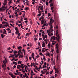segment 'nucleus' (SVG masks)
Returning a JSON list of instances; mask_svg holds the SVG:
<instances>
[{
    "mask_svg": "<svg viewBox=\"0 0 78 78\" xmlns=\"http://www.w3.org/2000/svg\"><path fill=\"white\" fill-rule=\"evenodd\" d=\"M44 12V10H42V11L40 10L38 11V12H39V13H41L42 12Z\"/></svg>",
    "mask_w": 78,
    "mask_h": 78,
    "instance_id": "15",
    "label": "nucleus"
},
{
    "mask_svg": "<svg viewBox=\"0 0 78 78\" xmlns=\"http://www.w3.org/2000/svg\"><path fill=\"white\" fill-rule=\"evenodd\" d=\"M52 64H54V65H55V62L52 61Z\"/></svg>",
    "mask_w": 78,
    "mask_h": 78,
    "instance_id": "36",
    "label": "nucleus"
},
{
    "mask_svg": "<svg viewBox=\"0 0 78 78\" xmlns=\"http://www.w3.org/2000/svg\"><path fill=\"white\" fill-rule=\"evenodd\" d=\"M5 35H4L3 34H1V37H2V38H3V37H5Z\"/></svg>",
    "mask_w": 78,
    "mask_h": 78,
    "instance_id": "13",
    "label": "nucleus"
},
{
    "mask_svg": "<svg viewBox=\"0 0 78 78\" xmlns=\"http://www.w3.org/2000/svg\"><path fill=\"white\" fill-rule=\"evenodd\" d=\"M15 30H16V31H18V28L17 27H15Z\"/></svg>",
    "mask_w": 78,
    "mask_h": 78,
    "instance_id": "24",
    "label": "nucleus"
},
{
    "mask_svg": "<svg viewBox=\"0 0 78 78\" xmlns=\"http://www.w3.org/2000/svg\"><path fill=\"white\" fill-rule=\"evenodd\" d=\"M33 2H32V4H33V5H34V3H35V1H33Z\"/></svg>",
    "mask_w": 78,
    "mask_h": 78,
    "instance_id": "53",
    "label": "nucleus"
},
{
    "mask_svg": "<svg viewBox=\"0 0 78 78\" xmlns=\"http://www.w3.org/2000/svg\"><path fill=\"white\" fill-rule=\"evenodd\" d=\"M21 67H23V65H24L23 64H21Z\"/></svg>",
    "mask_w": 78,
    "mask_h": 78,
    "instance_id": "61",
    "label": "nucleus"
},
{
    "mask_svg": "<svg viewBox=\"0 0 78 78\" xmlns=\"http://www.w3.org/2000/svg\"><path fill=\"white\" fill-rule=\"evenodd\" d=\"M54 22V20H52V19H50V22H51V23H53Z\"/></svg>",
    "mask_w": 78,
    "mask_h": 78,
    "instance_id": "11",
    "label": "nucleus"
},
{
    "mask_svg": "<svg viewBox=\"0 0 78 78\" xmlns=\"http://www.w3.org/2000/svg\"><path fill=\"white\" fill-rule=\"evenodd\" d=\"M41 13H40L39 14H38V15L37 16H40L41 15Z\"/></svg>",
    "mask_w": 78,
    "mask_h": 78,
    "instance_id": "35",
    "label": "nucleus"
},
{
    "mask_svg": "<svg viewBox=\"0 0 78 78\" xmlns=\"http://www.w3.org/2000/svg\"><path fill=\"white\" fill-rule=\"evenodd\" d=\"M2 68H3L4 67H5V65L4 64H3L2 66Z\"/></svg>",
    "mask_w": 78,
    "mask_h": 78,
    "instance_id": "44",
    "label": "nucleus"
},
{
    "mask_svg": "<svg viewBox=\"0 0 78 78\" xmlns=\"http://www.w3.org/2000/svg\"><path fill=\"white\" fill-rule=\"evenodd\" d=\"M56 52L57 53H59V49H57Z\"/></svg>",
    "mask_w": 78,
    "mask_h": 78,
    "instance_id": "32",
    "label": "nucleus"
},
{
    "mask_svg": "<svg viewBox=\"0 0 78 78\" xmlns=\"http://www.w3.org/2000/svg\"><path fill=\"white\" fill-rule=\"evenodd\" d=\"M52 73H53V70L51 71V72L50 73L51 75V74H52Z\"/></svg>",
    "mask_w": 78,
    "mask_h": 78,
    "instance_id": "50",
    "label": "nucleus"
},
{
    "mask_svg": "<svg viewBox=\"0 0 78 78\" xmlns=\"http://www.w3.org/2000/svg\"><path fill=\"white\" fill-rule=\"evenodd\" d=\"M2 24H3V25H4V24H5V22L4 21H3V22H2Z\"/></svg>",
    "mask_w": 78,
    "mask_h": 78,
    "instance_id": "57",
    "label": "nucleus"
},
{
    "mask_svg": "<svg viewBox=\"0 0 78 78\" xmlns=\"http://www.w3.org/2000/svg\"><path fill=\"white\" fill-rule=\"evenodd\" d=\"M48 45L49 47V48H50V43H49Z\"/></svg>",
    "mask_w": 78,
    "mask_h": 78,
    "instance_id": "34",
    "label": "nucleus"
},
{
    "mask_svg": "<svg viewBox=\"0 0 78 78\" xmlns=\"http://www.w3.org/2000/svg\"><path fill=\"white\" fill-rule=\"evenodd\" d=\"M18 64H22V61H19L18 62Z\"/></svg>",
    "mask_w": 78,
    "mask_h": 78,
    "instance_id": "18",
    "label": "nucleus"
},
{
    "mask_svg": "<svg viewBox=\"0 0 78 78\" xmlns=\"http://www.w3.org/2000/svg\"><path fill=\"white\" fill-rule=\"evenodd\" d=\"M20 48H22V47H21V46H19V47L18 48V49H20Z\"/></svg>",
    "mask_w": 78,
    "mask_h": 78,
    "instance_id": "31",
    "label": "nucleus"
},
{
    "mask_svg": "<svg viewBox=\"0 0 78 78\" xmlns=\"http://www.w3.org/2000/svg\"><path fill=\"white\" fill-rule=\"evenodd\" d=\"M23 76V74H21L20 75V76H21V77L22 78H23V76Z\"/></svg>",
    "mask_w": 78,
    "mask_h": 78,
    "instance_id": "42",
    "label": "nucleus"
},
{
    "mask_svg": "<svg viewBox=\"0 0 78 78\" xmlns=\"http://www.w3.org/2000/svg\"><path fill=\"white\" fill-rule=\"evenodd\" d=\"M33 74H31V75L30 78H33Z\"/></svg>",
    "mask_w": 78,
    "mask_h": 78,
    "instance_id": "46",
    "label": "nucleus"
},
{
    "mask_svg": "<svg viewBox=\"0 0 78 78\" xmlns=\"http://www.w3.org/2000/svg\"><path fill=\"white\" fill-rule=\"evenodd\" d=\"M34 61L35 62H36V58L34 59Z\"/></svg>",
    "mask_w": 78,
    "mask_h": 78,
    "instance_id": "63",
    "label": "nucleus"
},
{
    "mask_svg": "<svg viewBox=\"0 0 78 78\" xmlns=\"http://www.w3.org/2000/svg\"><path fill=\"white\" fill-rule=\"evenodd\" d=\"M19 16V15H18V14H15V15H14V16L15 17H16H16H18V16Z\"/></svg>",
    "mask_w": 78,
    "mask_h": 78,
    "instance_id": "29",
    "label": "nucleus"
},
{
    "mask_svg": "<svg viewBox=\"0 0 78 78\" xmlns=\"http://www.w3.org/2000/svg\"><path fill=\"white\" fill-rule=\"evenodd\" d=\"M45 50H43H43H42V53H44V52H45Z\"/></svg>",
    "mask_w": 78,
    "mask_h": 78,
    "instance_id": "47",
    "label": "nucleus"
},
{
    "mask_svg": "<svg viewBox=\"0 0 78 78\" xmlns=\"http://www.w3.org/2000/svg\"><path fill=\"white\" fill-rule=\"evenodd\" d=\"M47 74H48V75H49V72H48V71L47 73H46V75H47Z\"/></svg>",
    "mask_w": 78,
    "mask_h": 78,
    "instance_id": "40",
    "label": "nucleus"
},
{
    "mask_svg": "<svg viewBox=\"0 0 78 78\" xmlns=\"http://www.w3.org/2000/svg\"><path fill=\"white\" fill-rule=\"evenodd\" d=\"M45 55L47 56H50V53H46Z\"/></svg>",
    "mask_w": 78,
    "mask_h": 78,
    "instance_id": "19",
    "label": "nucleus"
},
{
    "mask_svg": "<svg viewBox=\"0 0 78 78\" xmlns=\"http://www.w3.org/2000/svg\"><path fill=\"white\" fill-rule=\"evenodd\" d=\"M52 12H54V13L55 14V11H54V10H52Z\"/></svg>",
    "mask_w": 78,
    "mask_h": 78,
    "instance_id": "60",
    "label": "nucleus"
},
{
    "mask_svg": "<svg viewBox=\"0 0 78 78\" xmlns=\"http://www.w3.org/2000/svg\"><path fill=\"white\" fill-rule=\"evenodd\" d=\"M51 14L50 13H49L48 14V17H49V16H51Z\"/></svg>",
    "mask_w": 78,
    "mask_h": 78,
    "instance_id": "25",
    "label": "nucleus"
},
{
    "mask_svg": "<svg viewBox=\"0 0 78 78\" xmlns=\"http://www.w3.org/2000/svg\"><path fill=\"white\" fill-rule=\"evenodd\" d=\"M58 30H56V37H55V39L56 40H57V41L58 42H59V39H60V37H59V34H58Z\"/></svg>",
    "mask_w": 78,
    "mask_h": 78,
    "instance_id": "1",
    "label": "nucleus"
},
{
    "mask_svg": "<svg viewBox=\"0 0 78 78\" xmlns=\"http://www.w3.org/2000/svg\"><path fill=\"white\" fill-rule=\"evenodd\" d=\"M51 33V32H50L49 31V32L48 33V35L50 37H51V36H52V35H53V33Z\"/></svg>",
    "mask_w": 78,
    "mask_h": 78,
    "instance_id": "7",
    "label": "nucleus"
},
{
    "mask_svg": "<svg viewBox=\"0 0 78 78\" xmlns=\"http://www.w3.org/2000/svg\"><path fill=\"white\" fill-rule=\"evenodd\" d=\"M19 31H16V34H19Z\"/></svg>",
    "mask_w": 78,
    "mask_h": 78,
    "instance_id": "48",
    "label": "nucleus"
},
{
    "mask_svg": "<svg viewBox=\"0 0 78 78\" xmlns=\"http://www.w3.org/2000/svg\"><path fill=\"white\" fill-rule=\"evenodd\" d=\"M12 58H13V59H11V61H14V60L15 59V57L14 56H13V57H12Z\"/></svg>",
    "mask_w": 78,
    "mask_h": 78,
    "instance_id": "20",
    "label": "nucleus"
},
{
    "mask_svg": "<svg viewBox=\"0 0 78 78\" xmlns=\"http://www.w3.org/2000/svg\"><path fill=\"white\" fill-rule=\"evenodd\" d=\"M56 72H59V70H58V69H56Z\"/></svg>",
    "mask_w": 78,
    "mask_h": 78,
    "instance_id": "64",
    "label": "nucleus"
},
{
    "mask_svg": "<svg viewBox=\"0 0 78 78\" xmlns=\"http://www.w3.org/2000/svg\"><path fill=\"white\" fill-rule=\"evenodd\" d=\"M3 63V64L5 65V64H6V62H4V61H3L2 62Z\"/></svg>",
    "mask_w": 78,
    "mask_h": 78,
    "instance_id": "52",
    "label": "nucleus"
},
{
    "mask_svg": "<svg viewBox=\"0 0 78 78\" xmlns=\"http://www.w3.org/2000/svg\"><path fill=\"white\" fill-rule=\"evenodd\" d=\"M41 19H42V20L44 19V17L43 16H41Z\"/></svg>",
    "mask_w": 78,
    "mask_h": 78,
    "instance_id": "54",
    "label": "nucleus"
},
{
    "mask_svg": "<svg viewBox=\"0 0 78 78\" xmlns=\"http://www.w3.org/2000/svg\"><path fill=\"white\" fill-rule=\"evenodd\" d=\"M5 6H4L3 5L2 8H0V10H5Z\"/></svg>",
    "mask_w": 78,
    "mask_h": 78,
    "instance_id": "4",
    "label": "nucleus"
},
{
    "mask_svg": "<svg viewBox=\"0 0 78 78\" xmlns=\"http://www.w3.org/2000/svg\"><path fill=\"white\" fill-rule=\"evenodd\" d=\"M52 28H53V26L52 25H51V27L49 29V31L50 32H51V33H52L53 31V29H52Z\"/></svg>",
    "mask_w": 78,
    "mask_h": 78,
    "instance_id": "3",
    "label": "nucleus"
},
{
    "mask_svg": "<svg viewBox=\"0 0 78 78\" xmlns=\"http://www.w3.org/2000/svg\"><path fill=\"white\" fill-rule=\"evenodd\" d=\"M7 49V50H11V48L9 47Z\"/></svg>",
    "mask_w": 78,
    "mask_h": 78,
    "instance_id": "56",
    "label": "nucleus"
},
{
    "mask_svg": "<svg viewBox=\"0 0 78 78\" xmlns=\"http://www.w3.org/2000/svg\"><path fill=\"white\" fill-rule=\"evenodd\" d=\"M5 23L6 24L7 26H9V25H8V23L5 22Z\"/></svg>",
    "mask_w": 78,
    "mask_h": 78,
    "instance_id": "41",
    "label": "nucleus"
},
{
    "mask_svg": "<svg viewBox=\"0 0 78 78\" xmlns=\"http://www.w3.org/2000/svg\"><path fill=\"white\" fill-rule=\"evenodd\" d=\"M11 77H13L12 78H16V76H14V75L12 74L11 75Z\"/></svg>",
    "mask_w": 78,
    "mask_h": 78,
    "instance_id": "16",
    "label": "nucleus"
},
{
    "mask_svg": "<svg viewBox=\"0 0 78 78\" xmlns=\"http://www.w3.org/2000/svg\"><path fill=\"white\" fill-rule=\"evenodd\" d=\"M51 39H53V40H55V36L51 37Z\"/></svg>",
    "mask_w": 78,
    "mask_h": 78,
    "instance_id": "12",
    "label": "nucleus"
},
{
    "mask_svg": "<svg viewBox=\"0 0 78 78\" xmlns=\"http://www.w3.org/2000/svg\"><path fill=\"white\" fill-rule=\"evenodd\" d=\"M43 6H39L38 7V10H43Z\"/></svg>",
    "mask_w": 78,
    "mask_h": 78,
    "instance_id": "5",
    "label": "nucleus"
},
{
    "mask_svg": "<svg viewBox=\"0 0 78 78\" xmlns=\"http://www.w3.org/2000/svg\"><path fill=\"white\" fill-rule=\"evenodd\" d=\"M50 6H53V2H51V3L50 4Z\"/></svg>",
    "mask_w": 78,
    "mask_h": 78,
    "instance_id": "33",
    "label": "nucleus"
},
{
    "mask_svg": "<svg viewBox=\"0 0 78 78\" xmlns=\"http://www.w3.org/2000/svg\"><path fill=\"white\" fill-rule=\"evenodd\" d=\"M12 63L13 64H15V66H16V65H17V63L16 62H13Z\"/></svg>",
    "mask_w": 78,
    "mask_h": 78,
    "instance_id": "10",
    "label": "nucleus"
},
{
    "mask_svg": "<svg viewBox=\"0 0 78 78\" xmlns=\"http://www.w3.org/2000/svg\"><path fill=\"white\" fill-rule=\"evenodd\" d=\"M45 19H43V20H41V24L42 25H43V24L44 23V22H45Z\"/></svg>",
    "mask_w": 78,
    "mask_h": 78,
    "instance_id": "6",
    "label": "nucleus"
},
{
    "mask_svg": "<svg viewBox=\"0 0 78 78\" xmlns=\"http://www.w3.org/2000/svg\"><path fill=\"white\" fill-rule=\"evenodd\" d=\"M29 59H30V60H31V57H29Z\"/></svg>",
    "mask_w": 78,
    "mask_h": 78,
    "instance_id": "62",
    "label": "nucleus"
},
{
    "mask_svg": "<svg viewBox=\"0 0 78 78\" xmlns=\"http://www.w3.org/2000/svg\"><path fill=\"white\" fill-rule=\"evenodd\" d=\"M43 44H42V47H45V42L44 41H43L42 42Z\"/></svg>",
    "mask_w": 78,
    "mask_h": 78,
    "instance_id": "8",
    "label": "nucleus"
},
{
    "mask_svg": "<svg viewBox=\"0 0 78 78\" xmlns=\"http://www.w3.org/2000/svg\"><path fill=\"white\" fill-rule=\"evenodd\" d=\"M21 53V54H22V52L21 51H19L18 52V55H20V53Z\"/></svg>",
    "mask_w": 78,
    "mask_h": 78,
    "instance_id": "14",
    "label": "nucleus"
},
{
    "mask_svg": "<svg viewBox=\"0 0 78 78\" xmlns=\"http://www.w3.org/2000/svg\"><path fill=\"white\" fill-rule=\"evenodd\" d=\"M20 58H23V55H20Z\"/></svg>",
    "mask_w": 78,
    "mask_h": 78,
    "instance_id": "27",
    "label": "nucleus"
},
{
    "mask_svg": "<svg viewBox=\"0 0 78 78\" xmlns=\"http://www.w3.org/2000/svg\"><path fill=\"white\" fill-rule=\"evenodd\" d=\"M34 72H36V73H37V71H36V70L35 69H34Z\"/></svg>",
    "mask_w": 78,
    "mask_h": 78,
    "instance_id": "37",
    "label": "nucleus"
},
{
    "mask_svg": "<svg viewBox=\"0 0 78 78\" xmlns=\"http://www.w3.org/2000/svg\"><path fill=\"white\" fill-rule=\"evenodd\" d=\"M50 1L49 2V3H51L53 2V0H49Z\"/></svg>",
    "mask_w": 78,
    "mask_h": 78,
    "instance_id": "28",
    "label": "nucleus"
},
{
    "mask_svg": "<svg viewBox=\"0 0 78 78\" xmlns=\"http://www.w3.org/2000/svg\"><path fill=\"white\" fill-rule=\"evenodd\" d=\"M19 36L17 37V38L18 39H21V38H22V37H19Z\"/></svg>",
    "mask_w": 78,
    "mask_h": 78,
    "instance_id": "30",
    "label": "nucleus"
},
{
    "mask_svg": "<svg viewBox=\"0 0 78 78\" xmlns=\"http://www.w3.org/2000/svg\"><path fill=\"white\" fill-rule=\"evenodd\" d=\"M43 56H44L43 59H44V61H45L46 60V59L45 58V56H44V55H43Z\"/></svg>",
    "mask_w": 78,
    "mask_h": 78,
    "instance_id": "38",
    "label": "nucleus"
},
{
    "mask_svg": "<svg viewBox=\"0 0 78 78\" xmlns=\"http://www.w3.org/2000/svg\"><path fill=\"white\" fill-rule=\"evenodd\" d=\"M26 46H27V45H26V44H23V47H25Z\"/></svg>",
    "mask_w": 78,
    "mask_h": 78,
    "instance_id": "58",
    "label": "nucleus"
},
{
    "mask_svg": "<svg viewBox=\"0 0 78 78\" xmlns=\"http://www.w3.org/2000/svg\"><path fill=\"white\" fill-rule=\"evenodd\" d=\"M42 68H43V69H44V68H46V66L43 65V66L42 67Z\"/></svg>",
    "mask_w": 78,
    "mask_h": 78,
    "instance_id": "26",
    "label": "nucleus"
},
{
    "mask_svg": "<svg viewBox=\"0 0 78 78\" xmlns=\"http://www.w3.org/2000/svg\"><path fill=\"white\" fill-rule=\"evenodd\" d=\"M32 56H34V53H32Z\"/></svg>",
    "mask_w": 78,
    "mask_h": 78,
    "instance_id": "43",
    "label": "nucleus"
},
{
    "mask_svg": "<svg viewBox=\"0 0 78 78\" xmlns=\"http://www.w3.org/2000/svg\"><path fill=\"white\" fill-rule=\"evenodd\" d=\"M38 45L39 46H41V44L40 43V42H38Z\"/></svg>",
    "mask_w": 78,
    "mask_h": 78,
    "instance_id": "51",
    "label": "nucleus"
},
{
    "mask_svg": "<svg viewBox=\"0 0 78 78\" xmlns=\"http://www.w3.org/2000/svg\"><path fill=\"white\" fill-rule=\"evenodd\" d=\"M58 44H56V48L57 49H58V48H59V47L58 46Z\"/></svg>",
    "mask_w": 78,
    "mask_h": 78,
    "instance_id": "17",
    "label": "nucleus"
},
{
    "mask_svg": "<svg viewBox=\"0 0 78 78\" xmlns=\"http://www.w3.org/2000/svg\"><path fill=\"white\" fill-rule=\"evenodd\" d=\"M46 4L47 6L48 5V2H46Z\"/></svg>",
    "mask_w": 78,
    "mask_h": 78,
    "instance_id": "49",
    "label": "nucleus"
},
{
    "mask_svg": "<svg viewBox=\"0 0 78 78\" xmlns=\"http://www.w3.org/2000/svg\"><path fill=\"white\" fill-rule=\"evenodd\" d=\"M29 9V8L28 7H26L24 9L25 10H28Z\"/></svg>",
    "mask_w": 78,
    "mask_h": 78,
    "instance_id": "22",
    "label": "nucleus"
},
{
    "mask_svg": "<svg viewBox=\"0 0 78 78\" xmlns=\"http://www.w3.org/2000/svg\"><path fill=\"white\" fill-rule=\"evenodd\" d=\"M42 36L43 37V40H44L46 44H47L48 42L47 41L46 39H45V38L47 39V35H44V34H42Z\"/></svg>",
    "mask_w": 78,
    "mask_h": 78,
    "instance_id": "2",
    "label": "nucleus"
},
{
    "mask_svg": "<svg viewBox=\"0 0 78 78\" xmlns=\"http://www.w3.org/2000/svg\"><path fill=\"white\" fill-rule=\"evenodd\" d=\"M53 58H51V61H53Z\"/></svg>",
    "mask_w": 78,
    "mask_h": 78,
    "instance_id": "59",
    "label": "nucleus"
},
{
    "mask_svg": "<svg viewBox=\"0 0 78 78\" xmlns=\"http://www.w3.org/2000/svg\"><path fill=\"white\" fill-rule=\"evenodd\" d=\"M42 14H43V16H45V13H42Z\"/></svg>",
    "mask_w": 78,
    "mask_h": 78,
    "instance_id": "55",
    "label": "nucleus"
},
{
    "mask_svg": "<svg viewBox=\"0 0 78 78\" xmlns=\"http://www.w3.org/2000/svg\"><path fill=\"white\" fill-rule=\"evenodd\" d=\"M26 59H27V61H26V62H27V61H28V56H27L26 57Z\"/></svg>",
    "mask_w": 78,
    "mask_h": 78,
    "instance_id": "23",
    "label": "nucleus"
},
{
    "mask_svg": "<svg viewBox=\"0 0 78 78\" xmlns=\"http://www.w3.org/2000/svg\"><path fill=\"white\" fill-rule=\"evenodd\" d=\"M20 67L21 68V66L20 65H18L17 66V69H20Z\"/></svg>",
    "mask_w": 78,
    "mask_h": 78,
    "instance_id": "9",
    "label": "nucleus"
},
{
    "mask_svg": "<svg viewBox=\"0 0 78 78\" xmlns=\"http://www.w3.org/2000/svg\"><path fill=\"white\" fill-rule=\"evenodd\" d=\"M42 34H44H44H45V33H44V31H43L42 33H41Z\"/></svg>",
    "mask_w": 78,
    "mask_h": 78,
    "instance_id": "39",
    "label": "nucleus"
},
{
    "mask_svg": "<svg viewBox=\"0 0 78 78\" xmlns=\"http://www.w3.org/2000/svg\"><path fill=\"white\" fill-rule=\"evenodd\" d=\"M28 19L27 18H24V20H27Z\"/></svg>",
    "mask_w": 78,
    "mask_h": 78,
    "instance_id": "45",
    "label": "nucleus"
},
{
    "mask_svg": "<svg viewBox=\"0 0 78 78\" xmlns=\"http://www.w3.org/2000/svg\"><path fill=\"white\" fill-rule=\"evenodd\" d=\"M16 53H17V51L15 50L14 51H13V53L14 54H16Z\"/></svg>",
    "mask_w": 78,
    "mask_h": 78,
    "instance_id": "21",
    "label": "nucleus"
}]
</instances>
